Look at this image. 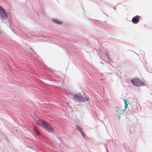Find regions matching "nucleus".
Masks as SVG:
<instances>
[{"label": "nucleus", "instance_id": "nucleus-1", "mask_svg": "<svg viewBox=\"0 0 152 152\" xmlns=\"http://www.w3.org/2000/svg\"><path fill=\"white\" fill-rule=\"evenodd\" d=\"M39 126L44 129L48 132L52 133L54 131L52 126L49 124L42 120H39L37 122Z\"/></svg>", "mask_w": 152, "mask_h": 152}, {"label": "nucleus", "instance_id": "nucleus-2", "mask_svg": "<svg viewBox=\"0 0 152 152\" xmlns=\"http://www.w3.org/2000/svg\"><path fill=\"white\" fill-rule=\"evenodd\" d=\"M88 99V96H86L84 93L83 94L81 93L77 94L74 95L73 97V99L74 100L79 102L87 101Z\"/></svg>", "mask_w": 152, "mask_h": 152}, {"label": "nucleus", "instance_id": "nucleus-3", "mask_svg": "<svg viewBox=\"0 0 152 152\" xmlns=\"http://www.w3.org/2000/svg\"><path fill=\"white\" fill-rule=\"evenodd\" d=\"M131 82L132 84L135 86H140L145 85V83L139 78H133L131 80Z\"/></svg>", "mask_w": 152, "mask_h": 152}, {"label": "nucleus", "instance_id": "nucleus-4", "mask_svg": "<svg viewBox=\"0 0 152 152\" xmlns=\"http://www.w3.org/2000/svg\"><path fill=\"white\" fill-rule=\"evenodd\" d=\"M8 15L6 11L5 10L3 7L0 6V18L1 20H4L7 18Z\"/></svg>", "mask_w": 152, "mask_h": 152}, {"label": "nucleus", "instance_id": "nucleus-5", "mask_svg": "<svg viewBox=\"0 0 152 152\" xmlns=\"http://www.w3.org/2000/svg\"><path fill=\"white\" fill-rule=\"evenodd\" d=\"M33 36L34 37H36V38H37V37L41 39H42L44 40H47L48 39V37H46L40 35L35 34Z\"/></svg>", "mask_w": 152, "mask_h": 152}, {"label": "nucleus", "instance_id": "nucleus-6", "mask_svg": "<svg viewBox=\"0 0 152 152\" xmlns=\"http://www.w3.org/2000/svg\"><path fill=\"white\" fill-rule=\"evenodd\" d=\"M139 17V15H136L134 17L132 20V22L134 24L137 23L140 20Z\"/></svg>", "mask_w": 152, "mask_h": 152}, {"label": "nucleus", "instance_id": "nucleus-7", "mask_svg": "<svg viewBox=\"0 0 152 152\" xmlns=\"http://www.w3.org/2000/svg\"><path fill=\"white\" fill-rule=\"evenodd\" d=\"M52 21L57 24H62V22L61 21H59L58 19L56 18H53L52 19Z\"/></svg>", "mask_w": 152, "mask_h": 152}, {"label": "nucleus", "instance_id": "nucleus-8", "mask_svg": "<svg viewBox=\"0 0 152 152\" xmlns=\"http://www.w3.org/2000/svg\"><path fill=\"white\" fill-rule=\"evenodd\" d=\"M102 52L105 53V55L107 57H108L109 56V54H110V52L108 51L107 50H103Z\"/></svg>", "mask_w": 152, "mask_h": 152}, {"label": "nucleus", "instance_id": "nucleus-9", "mask_svg": "<svg viewBox=\"0 0 152 152\" xmlns=\"http://www.w3.org/2000/svg\"><path fill=\"white\" fill-rule=\"evenodd\" d=\"M76 129L78 130L79 132L82 130V128L79 125H76Z\"/></svg>", "mask_w": 152, "mask_h": 152}, {"label": "nucleus", "instance_id": "nucleus-10", "mask_svg": "<svg viewBox=\"0 0 152 152\" xmlns=\"http://www.w3.org/2000/svg\"><path fill=\"white\" fill-rule=\"evenodd\" d=\"M124 102L125 106L126 107H127L128 103H129V102L127 101V99H124Z\"/></svg>", "mask_w": 152, "mask_h": 152}, {"label": "nucleus", "instance_id": "nucleus-11", "mask_svg": "<svg viewBox=\"0 0 152 152\" xmlns=\"http://www.w3.org/2000/svg\"><path fill=\"white\" fill-rule=\"evenodd\" d=\"M35 134L39 136L40 134V132L37 129H35Z\"/></svg>", "mask_w": 152, "mask_h": 152}, {"label": "nucleus", "instance_id": "nucleus-12", "mask_svg": "<svg viewBox=\"0 0 152 152\" xmlns=\"http://www.w3.org/2000/svg\"><path fill=\"white\" fill-rule=\"evenodd\" d=\"M80 133L81 134V135L82 136L84 137L85 136V134L84 132L83 131V130H81L80 132Z\"/></svg>", "mask_w": 152, "mask_h": 152}, {"label": "nucleus", "instance_id": "nucleus-13", "mask_svg": "<svg viewBox=\"0 0 152 152\" xmlns=\"http://www.w3.org/2000/svg\"><path fill=\"white\" fill-rule=\"evenodd\" d=\"M116 108H117V109L116 110V112L117 113H119L120 112V110L119 109V108L118 107H116Z\"/></svg>", "mask_w": 152, "mask_h": 152}, {"label": "nucleus", "instance_id": "nucleus-14", "mask_svg": "<svg viewBox=\"0 0 152 152\" xmlns=\"http://www.w3.org/2000/svg\"><path fill=\"white\" fill-rule=\"evenodd\" d=\"M121 113H119L118 114V119L119 120L120 119V118H121ZM116 116H118V114H116Z\"/></svg>", "mask_w": 152, "mask_h": 152}, {"label": "nucleus", "instance_id": "nucleus-15", "mask_svg": "<svg viewBox=\"0 0 152 152\" xmlns=\"http://www.w3.org/2000/svg\"><path fill=\"white\" fill-rule=\"evenodd\" d=\"M9 23H8V24H7V25L8 26V27H9L10 28H11V30H12V28H11V25H10V21L9 20Z\"/></svg>", "mask_w": 152, "mask_h": 152}, {"label": "nucleus", "instance_id": "nucleus-16", "mask_svg": "<svg viewBox=\"0 0 152 152\" xmlns=\"http://www.w3.org/2000/svg\"><path fill=\"white\" fill-rule=\"evenodd\" d=\"M107 57V58H108V59L109 60L111 61V62H112V59H111V58L109 57V56H108V57Z\"/></svg>", "mask_w": 152, "mask_h": 152}, {"label": "nucleus", "instance_id": "nucleus-17", "mask_svg": "<svg viewBox=\"0 0 152 152\" xmlns=\"http://www.w3.org/2000/svg\"><path fill=\"white\" fill-rule=\"evenodd\" d=\"M126 108H127V107H126L125 106V108H124L123 109V111H125V110H126Z\"/></svg>", "mask_w": 152, "mask_h": 152}, {"label": "nucleus", "instance_id": "nucleus-18", "mask_svg": "<svg viewBox=\"0 0 152 152\" xmlns=\"http://www.w3.org/2000/svg\"><path fill=\"white\" fill-rule=\"evenodd\" d=\"M30 49L33 52V53H34V51L33 50V49L32 48H31Z\"/></svg>", "mask_w": 152, "mask_h": 152}, {"label": "nucleus", "instance_id": "nucleus-19", "mask_svg": "<svg viewBox=\"0 0 152 152\" xmlns=\"http://www.w3.org/2000/svg\"><path fill=\"white\" fill-rule=\"evenodd\" d=\"M113 9L115 10H116V8L115 7H113Z\"/></svg>", "mask_w": 152, "mask_h": 152}, {"label": "nucleus", "instance_id": "nucleus-20", "mask_svg": "<svg viewBox=\"0 0 152 152\" xmlns=\"http://www.w3.org/2000/svg\"><path fill=\"white\" fill-rule=\"evenodd\" d=\"M106 150H107V152H108V151H107V148H106Z\"/></svg>", "mask_w": 152, "mask_h": 152}, {"label": "nucleus", "instance_id": "nucleus-21", "mask_svg": "<svg viewBox=\"0 0 152 152\" xmlns=\"http://www.w3.org/2000/svg\"><path fill=\"white\" fill-rule=\"evenodd\" d=\"M135 53L136 54H137V55H138V54H137V53Z\"/></svg>", "mask_w": 152, "mask_h": 152}, {"label": "nucleus", "instance_id": "nucleus-22", "mask_svg": "<svg viewBox=\"0 0 152 152\" xmlns=\"http://www.w3.org/2000/svg\"><path fill=\"white\" fill-rule=\"evenodd\" d=\"M104 21H105V22H107V21L106 20H105Z\"/></svg>", "mask_w": 152, "mask_h": 152}, {"label": "nucleus", "instance_id": "nucleus-23", "mask_svg": "<svg viewBox=\"0 0 152 152\" xmlns=\"http://www.w3.org/2000/svg\"><path fill=\"white\" fill-rule=\"evenodd\" d=\"M12 30V31H13V32H14V31H13V30Z\"/></svg>", "mask_w": 152, "mask_h": 152}]
</instances>
